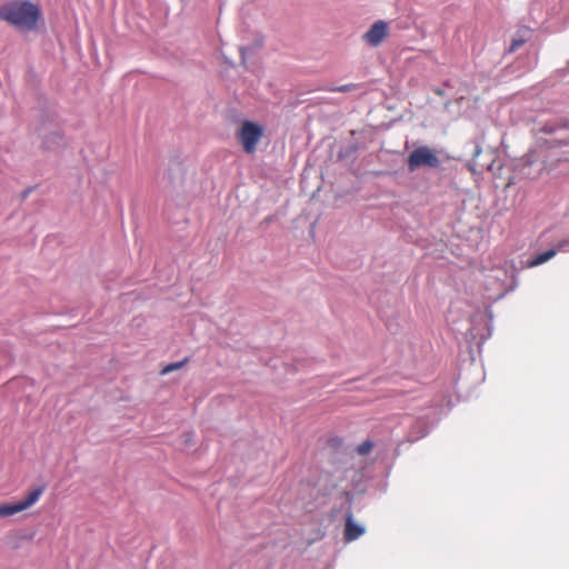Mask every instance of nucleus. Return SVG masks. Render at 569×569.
I'll list each match as a JSON object with an SVG mask.
<instances>
[{"mask_svg": "<svg viewBox=\"0 0 569 569\" xmlns=\"http://www.w3.org/2000/svg\"><path fill=\"white\" fill-rule=\"evenodd\" d=\"M523 42H525L523 39H515V40H512V43L510 46V51L517 50L518 48H520L523 44Z\"/></svg>", "mask_w": 569, "mask_h": 569, "instance_id": "obj_11", "label": "nucleus"}, {"mask_svg": "<svg viewBox=\"0 0 569 569\" xmlns=\"http://www.w3.org/2000/svg\"><path fill=\"white\" fill-rule=\"evenodd\" d=\"M365 532V528L357 525L351 517H348L345 530V538L347 541L358 539Z\"/></svg>", "mask_w": 569, "mask_h": 569, "instance_id": "obj_6", "label": "nucleus"}, {"mask_svg": "<svg viewBox=\"0 0 569 569\" xmlns=\"http://www.w3.org/2000/svg\"><path fill=\"white\" fill-rule=\"evenodd\" d=\"M43 492H44L43 486H39V487L31 489L21 501L16 502L19 512L24 511V510L31 508L33 505H36L39 501V499Z\"/></svg>", "mask_w": 569, "mask_h": 569, "instance_id": "obj_5", "label": "nucleus"}, {"mask_svg": "<svg viewBox=\"0 0 569 569\" xmlns=\"http://www.w3.org/2000/svg\"><path fill=\"white\" fill-rule=\"evenodd\" d=\"M556 253H557L556 249H550L542 253H539L529 262V267H536V266L542 264V263L547 262L548 260H550L551 258H553L556 256Z\"/></svg>", "mask_w": 569, "mask_h": 569, "instance_id": "obj_7", "label": "nucleus"}, {"mask_svg": "<svg viewBox=\"0 0 569 569\" xmlns=\"http://www.w3.org/2000/svg\"><path fill=\"white\" fill-rule=\"evenodd\" d=\"M0 20L20 31L31 32L36 31L42 21V12L40 7L31 1H13L0 8Z\"/></svg>", "mask_w": 569, "mask_h": 569, "instance_id": "obj_1", "label": "nucleus"}, {"mask_svg": "<svg viewBox=\"0 0 569 569\" xmlns=\"http://www.w3.org/2000/svg\"><path fill=\"white\" fill-rule=\"evenodd\" d=\"M558 250L567 251L569 250V240H563L558 244Z\"/></svg>", "mask_w": 569, "mask_h": 569, "instance_id": "obj_13", "label": "nucleus"}, {"mask_svg": "<svg viewBox=\"0 0 569 569\" xmlns=\"http://www.w3.org/2000/svg\"><path fill=\"white\" fill-rule=\"evenodd\" d=\"M188 362V358L183 359L182 361H178V362H172V363H169L167 366H164L161 370V375L164 376V375H168L174 370H179L181 369L183 366H186V363Z\"/></svg>", "mask_w": 569, "mask_h": 569, "instance_id": "obj_9", "label": "nucleus"}, {"mask_svg": "<svg viewBox=\"0 0 569 569\" xmlns=\"http://www.w3.org/2000/svg\"><path fill=\"white\" fill-rule=\"evenodd\" d=\"M439 164L440 160L437 154L426 146L413 150L408 158V168L410 171H415L423 166L437 168Z\"/></svg>", "mask_w": 569, "mask_h": 569, "instance_id": "obj_3", "label": "nucleus"}, {"mask_svg": "<svg viewBox=\"0 0 569 569\" xmlns=\"http://www.w3.org/2000/svg\"><path fill=\"white\" fill-rule=\"evenodd\" d=\"M19 510L16 503L0 505V517L7 518L18 513Z\"/></svg>", "mask_w": 569, "mask_h": 569, "instance_id": "obj_8", "label": "nucleus"}, {"mask_svg": "<svg viewBox=\"0 0 569 569\" xmlns=\"http://www.w3.org/2000/svg\"><path fill=\"white\" fill-rule=\"evenodd\" d=\"M388 34V23L383 20L376 21L362 36L363 41L370 47H378Z\"/></svg>", "mask_w": 569, "mask_h": 569, "instance_id": "obj_4", "label": "nucleus"}, {"mask_svg": "<svg viewBox=\"0 0 569 569\" xmlns=\"http://www.w3.org/2000/svg\"><path fill=\"white\" fill-rule=\"evenodd\" d=\"M560 10L563 11V12H569V0H566L563 2V4L561 6Z\"/></svg>", "mask_w": 569, "mask_h": 569, "instance_id": "obj_14", "label": "nucleus"}, {"mask_svg": "<svg viewBox=\"0 0 569 569\" xmlns=\"http://www.w3.org/2000/svg\"><path fill=\"white\" fill-rule=\"evenodd\" d=\"M353 88H355L353 84H345V86L338 87L336 89V91L346 92V91L352 90Z\"/></svg>", "mask_w": 569, "mask_h": 569, "instance_id": "obj_12", "label": "nucleus"}, {"mask_svg": "<svg viewBox=\"0 0 569 569\" xmlns=\"http://www.w3.org/2000/svg\"><path fill=\"white\" fill-rule=\"evenodd\" d=\"M372 447H373V443H372L371 441L367 440V441H363V442L358 447V449H357V450H358V452H359L360 455H362V456H363V455L369 453V452L371 451Z\"/></svg>", "mask_w": 569, "mask_h": 569, "instance_id": "obj_10", "label": "nucleus"}, {"mask_svg": "<svg viewBox=\"0 0 569 569\" xmlns=\"http://www.w3.org/2000/svg\"><path fill=\"white\" fill-rule=\"evenodd\" d=\"M263 136V128L252 121H244L238 130V139L247 153H253Z\"/></svg>", "mask_w": 569, "mask_h": 569, "instance_id": "obj_2", "label": "nucleus"}]
</instances>
